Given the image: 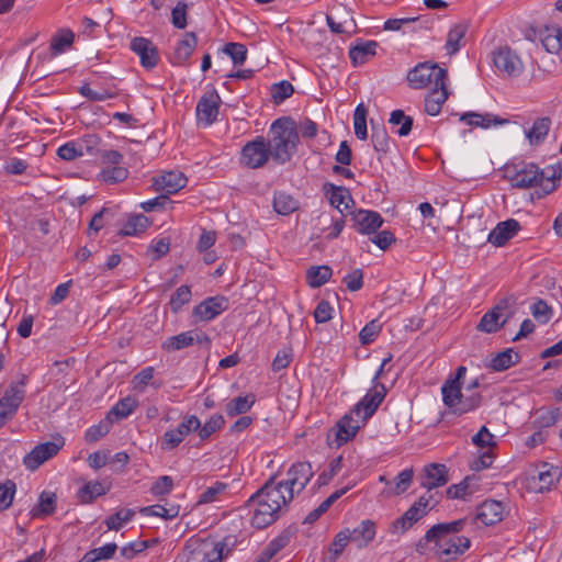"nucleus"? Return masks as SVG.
I'll return each instance as SVG.
<instances>
[{
    "instance_id": "39448f33",
    "label": "nucleus",
    "mask_w": 562,
    "mask_h": 562,
    "mask_svg": "<svg viewBox=\"0 0 562 562\" xmlns=\"http://www.w3.org/2000/svg\"><path fill=\"white\" fill-rule=\"evenodd\" d=\"M236 544L234 536L216 541L211 538L190 539L186 544V562H223Z\"/></svg>"
},
{
    "instance_id": "49530a36",
    "label": "nucleus",
    "mask_w": 562,
    "mask_h": 562,
    "mask_svg": "<svg viewBox=\"0 0 562 562\" xmlns=\"http://www.w3.org/2000/svg\"><path fill=\"white\" fill-rule=\"evenodd\" d=\"M557 481V473L551 469H547V464L542 467V470L538 472L536 476H532L533 488L538 492H544Z\"/></svg>"
},
{
    "instance_id": "f3484780",
    "label": "nucleus",
    "mask_w": 562,
    "mask_h": 562,
    "mask_svg": "<svg viewBox=\"0 0 562 562\" xmlns=\"http://www.w3.org/2000/svg\"><path fill=\"white\" fill-rule=\"evenodd\" d=\"M228 307V301L224 296L207 297L198 304L193 310V315L200 321L209 322L217 317Z\"/></svg>"
},
{
    "instance_id": "a878e982",
    "label": "nucleus",
    "mask_w": 562,
    "mask_h": 562,
    "mask_svg": "<svg viewBox=\"0 0 562 562\" xmlns=\"http://www.w3.org/2000/svg\"><path fill=\"white\" fill-rule=\"evenodd\" d=\"M379 44L375 41L358 40L356 45L350 47L349 57L355 66L367 63L375 56Z\"/></svg>"
},
{
    "instance_id": "dca6fc26",
    "label": "nucleus",
    "mask_w": 562,
    "mask_h": 562,
    "mask_svg": "<svg viewBox=\"0 0 562 562\" xmlns=\"http://www.w3.org/2000/svg\"><path fill=\"white\" fill-rule=\"evenodd\" d=\"M140 59V65L146 69H151L157 66L159 61V54L157 47L153 42L145 37H134L130 45Z\"/></svg>"
},
{
    "instance_id": "2f4dec72",
    "label": "nucleus",
    "mask_w": 562,
    "mask_h": 562,
    "mask_svg": "<svg viewBox=\"0 0 562 562\" xmlns=\"http://www.w3.org/2000/svg\"><path fill=\"white\" fill-rule=\"evenodd\" d=\"M137 407V401L131 396L120 400L106 414L110 422H117L128 417Z\"/></svg>"
},
{
    "instance_id": "72a5a7b5",
    "label": "nucleus",
    "mask_w": 562,
    "mask_h": 562,
    "mask_svg": "<svg viewBox=\"0 0 562 562\" xmlns=\"http://www.w3.org/2000/svg\"><path fill=\"white\" fill-rule=\"evenodd\" d=\"M481 402L482 396L479 392H462L461 397L459 398L452 414L461 416L463 414L472 412L481 405Z\"/></svg>"
},
{
    "instance_id": "a18cd8bd",
    "label": "nucleus",
    "mask_w": 562,
    "mask_h": 562,
    "mask_svg": "<svg viewBox=\"0 0 562 562\" xmlns=\"http://www.w3.org/2000/svg\"><path fill=\"white\" fill-rule=\"evenodd\" d=\"M541 43L548 53H559L562 48V30L547 29L541 37Z\"/></svg>"
},
{
    "instance_id": "4c0bfd02",
    "label": "nucleus",
    "mask_w": 562,
    "mask_h": 562,
    "mask_svg": "<svg viewBox=\"0 0 562 562\" xmlns=\"http://www.w3.org/2000/svg\"><path fill=\"white\" fill-rule=\"evenodd\" d=\"M75 35L70 30L58 31L50 41V50L53 55H59L65 53L71 47Z\"/></svg>"
},
{
    "instance_id": "5fc2aeb1",
    "label": "nucleus",
    "mask_w": 562,
    "mask_h": 562,
    "mask_svg": "<svg viewBox=\"0 0 562 562\" xmlns=\"http://www.w3.org/2000/svg\"><path fill=\"white\" fill-rule=\"evenodd\" d=\"M135 515L132 509H121L106 518L105 525L110 530H120L124 524L128 522Z\"/></svg>"
},
{
    "instance_id": "f257e3e1",
    "label": "nucleus",
    "mask_w": 562,
    "mask_h": 562,
    "mask_svg": "<svg viewBox=\"0 0 562 562\" xmlns=\"http://www.w3.org/2000/svg\"><path fill=\"white\" fill-rule=\"evenodd\" d=\"M293 498L292 493L281 481L276 482L274 476L270 477L248 499V504L255 506L251 517L252 526L263 529L272 525L280 518Z\"/></svg>"
},
{
    "instance_id": "6ab92c4d",
    "label": "nucleus",
    "mask_w": 562,
    "mask_h": 562,
    "mask_svg": "<svg viewBox=\"0 0 562 562\" xmlns=\"http://www.w3.org/2000/svg\"><path fill=\"white\" fill-rule=\"evenodd\" d=\"M221 98L216 91L204 94L198 102L196 116L205 125L213 124L218 115Z\"/></svg>"
},
{
    "instance_id": "cd10ccee",
    "label": "nucleus",
    "mask_w": 562,
    "mask_h": 562,
    "mask_svg": "<svg viewBox=\"0 0 562 562\" xmlns=\"http://www.w3.org/2000/svg\"><path fill=\"white\" fill-rule=\"evenodd\" d=\"M460 121L475 127L488 128L492 124L503 125L508 123V120L501 119L491 113L480 114L475 112H465L461 114Z\"/></svg>"
},
{
    "instance_id": "864d4df0",
    "label": "nucleus",
    "mask_w": 562,
    "mask_h": 562,
    "mask_svg": "<svg viewBox=\"0 0 562 562\" xmlns=\"http://www.w3.org/2000/svg\"><path fill=\"white\" fill-rule=\"evenodd\" d=\"M413 469H405L401 471L395 477L394 486L391 488L390 493L392 495H401L405 493L413 482Z\"/></svg>"
},
{
    "instance_id": "09e8293b",
    "label": "nucleus",
    "mask_w": 562,
    "mask_h": 562,
    "mask_svg": "<svg viewBox=\"0 0 562 562\" xmlns=\"http://www.w3.org/2000/svg\"><path fill=\"white\" fill-rule=\"evenodd\" d=\"M392 125H401L397 130L400 136H407L413 127L414 120L412 116L405 115L403 110H394L389 120Z\"/></svg>"
},
{
    "instance_id": "20e7f679",
    "label": "nucleus",
    "mask_w": 562,
    "mask_h": 562,
    "mask_svg": "<svg viewBox=\"0 0 562 562\" xmlns=\"http://www.w3.org/2000/svg\"><path fill=\"white\" fill-rule=\"evenodd\" d=\"M508 178L514 188L540 187L546 194H549L555 190V181L562 178V167H548L541 170L532 162L521 164L515 166L514 173L509 175Z\"/></svg>"
},
{
    "instance_id": "bb28decb",
    "label": "nucleus",
    "mask_w": 562,
    "mask_h": 562,
    "mask_svg": "<svg viewBox=\"0 0 562 562\" xmlns=\"http://www.w3.org/2000/svg\"><path fill=\"white\" fill-rule=\"evenodd\" d=\"M374 521L367 519L353 530L349 529L350 541L355 542L359 549L366 548L375 537Z\"/></svg>"
},
{
    "instance_id": "4d7b16f0",
    "label": "nucleus",
    "mask_w": 562,
    "mask_h": 562,
    "mask_svg": "<svg viewBox=\"0 0 562 562\" xmlns=\"http://www.w3.org/2000/svg\"><path fill=\"white\" fill-rule=\"evenodd\" d=\"M382 329L378 319L369 322L359 333V339L362 345H369L375 340Z\"/></svg>"
},
{
    "instance_id": "f8f14e48",
    "label": "nucleus",
    "mask_w": 562,
    "mask_h": 562,
    "mask_svg": "<svg viewBox=\"0 0 562 562\" xmlns=\"http://www.w3.org/2000/svg\"><path fill=\"white\" fill-rule=\"evenodd\" d=\"M495 68L507 77H518L524 71V63L509 46L498 47L493 52Z\"/></svg>"
},
{
    "instance_id": "9b49d317",
    "label": "nucleus",
    "mask_w": 562,
    "mask_h": 562,
    "mask_svg": "<svg viewBox=\"0 0 562 562\" xmlns=\"http://www.w3.org/2000/svg\"><path fill=\"white\" fill-rule=\"evenodd\" d=\"M64 445L65 441L63 437L55 438L53 441L40 443L24 457L23 464L26 469L34 471L44 462L55 457Z\"/></svg>"
},
{
    "instance_id": "bf43d9fd",
    "label": "nucleus",
    "mask_w": 562,
    "mask_h": 562,
    "mask_svg": "<svg viewBox=\"0 0 562 562\" xmlns=\"http://www.w3.org/2000/svg\"><path fill=\"white\" fill-rule=\"evenodd\" d=\"M15 490L16 485L11 480L0 483V512L5 510L11 506Z\"/></svg>"
},
{
    "instance_id": "c03bdc74",
    "label": "nucleus",
    "mask_w": 562,
    "mask_h": 562,
    "mask_svg": "<svg viewBox=\"0 0 562 562\" xmlns=\"http://www.w3.org/2000/svg\"><path fill=\"white\" fill-rule=\"evenodd\" d=\"M443 404L452 413L459 398L461 397V384L454 383V381H446L441 387Z\"/></svg>"
},
{
    "instance_id": "58836bf2",
    "label": "nucleus",
    "mask_w": 562,
    "mask_h": 562,
    "mask_svg": "<svg viewBox=\"0 0 562 562\" xmlns=\"http://www.w3.org/2000/svg\"><path fill=\"white\" fill-rule=\"evenodd\" d=\"M150 225V222L148 217H146L143 214H137L131 216L126 223L123 225V227L120 231L121 236H134L138 233L144 232L148 226Z\"/></svg>"
},
{
    "instance_id": "774afa93",
    "label": "nucleus",
    "mask_w": 562,
    "mask_h": 562,
    "mask_svg": "<svg viewBox=\"0 0 562 562\" xmlns=\"http://www.w3.org/2000/svg\"><path fill=\"white\" fill-rule=\"evenodd\" d=\"M532 316L541 324H547L552 317V308L543 300H538L531 306Z\"/></svg>"
},
{
    "instance_id": "a19ab883",
    "label": "nucleus",
    "mask_w": 562,
    "mask_h": 562,
    "mask_svg": "<svg viewBox=\"0 0 562 562\" xmlns=\"http://www.w3.org/2000/svg\"><path fill=\"white\" fill-rule=\"evenodd\" d=\"M350 541L349 528H345L339 531L333 539L328 552V562H336V560L342 554L345 548Z\"/></svg>"
},
{
    "instance_id": "f704fd0d",
    "label": "nucleus",
    "mask_w": 562,
    "mask_h": 562,
    "mask_svg": "<svg viewBox=\"0 0 562 562\" xmlns=\"http://www.w3.org/2000/svg\"><path fill=\"white\" fill-rule=\"evenodd\" d=\"M551 126V120L549 117H539L537 119L532 127L527 132V138L529 139L531 145H538L543 142L544 137L548 135Z\"/></svg>"
},
{
    "instance_id": "e433bc0d",
    "label": "nucleus",
    "mask_w": 562,
    "mask_h": 562,
    "mask_svg": "<svg viewBox=\"0 0 562 562\" xmlns=\"http://www.w3.org/2000/svg\"><path fill=\"white\" fill-rule=\"evenodd\" d=\"M331 273L329 266H313L306 272V281L311 288H319L329 280Z\"/></svg>"
},
{
    "instance_id": "1a4fd4ad",
    "label": "nucleus",
    "mask_w": 562,
    "mask_h": 562,
    "mask_svg": "<svg viewBox=\"0 0 562 562\" xmlns=\"http://www.w3.org/2000/svg\"><path fill=\"white\" fill-rule=\"evenodd\" d=\"M509 299L499 300L488 310L476 325V329L486 334H494L505 326L513 312H509Z\"/></svg>"
},
{
    "instance_id": "393cba45",
    "label": "nucleus",
    "mask_w": 562,
    "mask_h": 562,
    "mask_svg": "<svg viewBox=\"0 0 562 562\" xmlns=\"http://www.w3.org/2000/svg\"><path fill=\"white\" fill-rule=\"evenodd\" d=\"M428 90L429 92L425 97V112L435 116L440 113L442 105L449 97L447 82H443L442 87H434Z\"/></svg>"
},
{
    "instance_id": "473e14b6",
    "label": "nucleus",
    "mask_w": 562,
    "mask_h": 562,
    "mask_svg": "<svg viewBox=\"0 0 562 562\" xmlns=\"http://www.w3.org/2000/svg\"><path fill=\"white\" fill-rule=\"evenodd\" d=\"M324 190L326 194H328L330 204L340 212H342L340 209L341 205H344L345 209H348V201H352L349 191L344 187H336L333 183H326L324 186Z\"/></svg>"
},
{
    "instance_id": "4468645a",
    "label": "nucleus",
    "mask_w": 562,
    "mask_h": 562,
    "mask_svg": "<svg viewBox=\"0 0 562 562\" xmlns=\"http://www.w3.org/2000/svg\"><path fill=\"white\" fill-rule=\"evenodd\" d=\"M313 475L314 472L311 463L296 462L291 465L286 472V479L281 482L294 496L306 487Z\"/></svg>"
},
{
    "instance_id": "0e129e2a",
    "label": "nucleus",
    "mask_w": 562,
    "mask_h": 562,
    "mask_svg": "<svg viewBox=\"0 0 562 562\" xmlns=\"http://www.w3.org/2000/svg\"><path fill=\"white\" fill-rule=\"evenodd\" d=\"M291 540V532L289 530L282 531L278 537L272 539L265 550L267 551V555L274 557L278 552H280L283 548H285Z\"/></svg>"
},
{
    "instance_id": "ea45409f",
    "label": "nucleus",
    "mask_w": 562,
    "mask_h": 562,
    "mask_svg": "<svg viewBox=\"0 0 562 562\" xmlns=\"http://www.w3.org/2000/svg\"><path fill=\"white\" fill-rule=\"evenodd\" d=\"M299 207L297 201L285 192H278L274 194L273 209L280 215H289L296 211Z\"/></svg>"
},
{
    "instance_id": "603ef678",
    "label": "nucleus",
    "mask_w": 562,
    "mask_h": 562,
    "mask_svg": "<svg viewBox=\"0 0 562 562\" xmlns=\"http://www.w3.org/2000/svg\"><path fill=\"white\" fill-rule=\"evenodd\" d=\"M225 424L224 417L221 414H215L203 425L200 426L199 437L201 440L209 439L214 432L220 430Z\"/></svg>"
},
{
    "instance_id": "69168bd1",
    "label": "nucleus",
    "mask_w": 562,
    "mask_h": 562,
    "mask_svg": "<svg viewBox=\"0 0 562 562\" xmlns=\"http://www.w3.org/2000/svg\"><path fill=\"white\" fill-rule=\"evenodd\" d=\"M188 4L179 1L171 11V23L176 29L183 30L187 26Z\"/></svg>"
},
{
    "instance_id": "7c9ffc66",
    "label": "nucleus",
    "mask_w": 562,
    "mask_h": 562,
    "mask_svg": "<svg viewBox=\"0 0 562 562\" xmlns=\"http://www.w3.org/2000/svg\"><path fill=\"white\" fill-rule=\"evenodd\" d=\"M110 486H105L99 481H90L79 488L77 497L82 504H90L97 497L108 493Z\"/></svg>"
},
{
    "instance_id": "6e6d98bb",
    "label": "nucleus",
    "mask_w": 562,
    "mask_h": 562,
    "mask_svg": "<svg viewBox=\"0 0 562 562\" xmlns=\"http://www.w3.org/2000/svg\"><path fill=\"white\" fill-rule=\"evenodd\" d=\"M111 424H112V422H110L106 417L104 420L100 422L98 425H93V426L89 427L85 434L86 441L91 443V442H95V441L100 440L102 437H104L106 434H109V431L111 429Z\"/></svg>"
},
{
    "instance_id": "13d9d810",
    "label": "nucleus",
    "mask_w": 562,
    "mask_h": 562,
    "mask_svg": "<svg viewBox=\"0 0 562 562\" xmlns=\"http://www.w3.org/2000/svg\"><path fill=\"white\" fill-rule=\"evenodd\" d=\"M128 176V170L121 166H113L111 168L103 169L100 172L101 179L106 183H117L125 180Z\"/></svg>"
},
{
    "instance_id": "412c9836",
    "label": "nucleus",
    "mask_w": 562,
    "mask_h": 562,
    "mask_svg": "<svg viewBox=\"0 0 562 562\" xmlns=\"http://www.w3.org/2000/svg\"><path fill=\"white\" fill-rule=\"evenodd\" d=\"M519 231L520 224L514 218L499 222L488 234L487 241L496 247H502Z\"/></svg>"
},
{
    "instance_id": "680f3d73",
    "label": "nucleus",
    "mask_w": 562,
    "mask_h": 562,
    "mask_svg": "<svg viewBox=\"0 0 562 562\" xmlns=\"http://www.w3.org/2000/svg\"><path fill=\"white\" fill-rule=\"evenodd\" d=\"M57 155L63 160L71 161L83 156L82 144L68 142L58 148Z\"/></svg>"
},
{
    "instance_id": "37998d69",
    "label": "nucleus",
    "mask_w": 562,
    "mask_h": 562,
    "mask_svg": "<svg viewBox=\"0 0 562 562\" xmlns=\"http://www.w3.org/2000/svg\"><path fill=\"white\" fill-rule=\"evenodd\" d=\"M254 395L237 396L226 404V413L228 416L234 417L247 413L254 405Z\"/></svg>"
},
{
    "instance_id": "b1692460",
    "label": "nucleus",
    "mask_w": 562,
    "mask_h": 562,
    "mask_svg": "<svg viewBox=\"0 0 562 562\" xmlns=\"http://www.w3.org/2000/svg\"><path fill=\"white\" fill-rule=\"evenodd\" d=\"M198 45V37L194 32L184 33L183 37L178 42L171 63L173 65H183L192 55Z\"/></svg>"
},
{
    "instance_id": "6e6552de",
    "label": "nucleus",
    "mask_w": 562,
    "mask_h": 562,
    "mask_svg": "<svg viewBox=\"0 0 562 562\" xmlns=\"http://www.w3.org/2000/svg\"><path fill=\"white\" fill-rule=\"evenodd\" d=\"M269 157H271V150L267 139L263 136H257L243 146L239 161L249 169H258L267 164Z\"/></svg>"
},
{
    "instance_id": "052dcab7",
    "label": "nucleus",
    "mask_w": 562,
    "mask_h": 562,
    "mask_svg": "<svg viewBox=\"0 0 562 562\" xmlns=\"http://www.w3.org/2000/svg\"><path fill=\"white\" fill-rule=\"evenodd\" d=\"M371 139L376 151L385 154L389 150L390 137L384 127L372 126Z\"/></svg>"
},
{
    "instance_id": "3c124183",
    "label": "nucleus",
    "mask_w": 562,
    "mask_h": 562,
    "mask_svg": "<svg viewBox=\"0 0 562 562\" xmlns=\"http://www.w3.org/2000/svg\"><path fill=\"white\" fill-rule=\"evenodd\" d=\"M140 514L146 516H156L161 517L164 519H172L179 515V506H171L170 508H166L161 505H151L147 507H143Z\"/></svg>"
},
{
    "instance_id": "2eb2a0df",
    "label": "nucleus",
    "mask_w": 562,
    "mask_h": 562,
    "mask_svg": "<svg viewBox=\"0 0 562 562\" xmlns=\"http://www.w3.org/2000/svg\"><path fill=\"white\" fill-rule=\"evenodd\" d=\"M351 221L352 227L362 235L375 234L384 223L380 213L363 209L351 212Z\"/></svg>"
},
{
    "instance_id": "de8ad7c7",
    "label": "nucleus",
    "mask_w": 562,
    "mask_h": 562,
    "mask_svg": "<svg viewBox=\"0 0 562 562\" xmlns=\"http://www.w3.org/2000/svg\"><path fill=\"white\" fill-rule=\"evenodd\" d=\"M367 113L368 111L363 103L358 104L353 113L355 134L361 140H364L368 137Z\"/></svg>"
},
{
    "instance_id": "c756f323",
    "label": "nucleus",
    "mask_w": 562,
    "mask_h": 562,
    "mask_svg": "<svg viewBox=\"0 0 562 562\" xmlns=\"http://www.w3.org/2000/svg\"><path fill=\"white\" fill-rule=\"evenodd\" d=\"M424 516L425 515H423L418 507L412 505L400 518L393 521L391 532L403 533Z\"/></svg>"
},
{
    "instance_id": "4be33fe9",
    "label": "nucleus",
    "mask_w": 562,
    "mask_h": 562,
    "mask_svg": "<svg viewBox=\"0 0 562 562\" xmlns=\"http://www.w3.org/2000/svg\"><path fill=\"white\" fill-rule=\"evenodd\" d=\"M448 469L441 463H430L424 468L422 486L431 491L432 488L443 486L448 483Z\"/></svg>"
},
{
    "instance_id": "423d86ee",
    "label": "nucleus",
    "mask_w": 562,
    "mask_h": 562,
    "mask_svg": "<svg viewBox=\"0 0 562 562\" xmlns=\"http://www.w3.org/2000/svg\"><path fill=\"white\" fill-rule=\"evenodd\" d=\"M448 71L432 63H419L407 74V81L413 89H431L442 87L447 81Z\"/></svg>"
},
{
    "instance_id": "338daca9",
    "label": "nucleus",
    "mask_w": 562,
    "mask_h": 562,
    "mask_svg": "<svg viewBox=\"0 0 562 562\" xmlns=\"http://www.w3.org/2000/svg\"><path fill=\"white\" fill-rule=\"evenodd\" d=\"M227 484L223 482H215L209 486L199 497V504H209L217 499L218 495L225 492Z\"/></svg>"
},
{
    "instance_id": "aec40b11",
    "label": "nucleus",
    "mask_w": 562,
    "mask_h": 562,
    "mask_svg": "<svg viewBox=\"0 0 562 562\" xmlns=\"http://www.w3.org/2000/svg\"><path fill=\"white\" fill-rule=\"evenodd\" d=\"M353 416L352 411L346 414L333 429L335 431V440L333 443H335L336 447H340L352 439L360 429L362 422L358 417L355 419Z\"/></svg>"
},
{
    "instance_id": "ddd939ff",
    "label": "nucleus",
    "mask_w": 562,
    "mask_h": 562,
    "mask_svg": "<svg viewBox=\"0 0 562 562\" xmlns=\"http://www.w3.org/2000/svg\"><path fill=\"white\" fill-rule=\"evenodd\" d=\"M194 344L206 349L211 346L210 337L202 330H188L176 336L168 337L161 345V348L168 352L182 350Z\"/></svg>"
},
{
    "instance_id": "79ce46f5",
    "label": "nucleus",
    "mask_w": 562,
    "mask_h": 562,
    "mask_svg": "<svg viewBox=\"0 0 562 562\" xmlns=\"http://www.w3.org/2000/svg\"><path fill=\"white\" fill-rule=\"evenodd\" d=\"M467 31L468 26L461 23L451 27L446 42V49L449 55H453L460 49L461 42L464 38Z\"/></svg>"
},
{
    "instance_id": "9d476101",
    "label": "nucleus",
    "mask_w": 562,
    "mask_h": 562,
    "mask_svg": "<svg viewBox=\"0 0 562 562\" xmlns=\"http://www.w3.org/2000/svg\"><path fill=\"white\" fill-rule=\"evenodd\" d=\"M387 389L383 383L374 382L367 394L355 405L352 414L364 424L376 412L384 401Z\"/></svg>"
},
{
    "instance_id": "8fccbe9b",
    "label": "nucleus",
    "mask_w": 562,
    "mask_h": 562,
    "mask_svg": "<svg viewBox=\"0 0 562 562\" xmlns=\"http://www.w3.org/2000/svg\"><path fill=\"white\" fill-rule=\"evenodd\" d=\"M191 289L189 285L179 286L176 292L171 295L169 306L172 313L177 314L183 305L191 301Z\"/></svg>"
},
{
    "instance_id": "f03ea898",
    "label": "nucleus",
    "mask_w": 562,
    "mask_h": 562,
    "mask_svg": "<svg viewBox=\"0 0 562 562\" xmlns=\"http://www.w3.org/2000/svg\"><path fill=\"white\" fill-rule=\"evenodd\" d=\"M465 519H458L450 522H441L434 525L427 530L425 540L435 542L438 548V553L446 561L456 560L459 555L463 554L471 546L468 537L458 536L464 525Z\"/></svg>"
},
{
    "instance_id": "0eeeda50",
    "label": "nucleus",
    "mask_w": 562,
    "mask_h": 562,
    "mask_svg": "<svg viewBox=\"0 0 562 562\" xmlns=\"http://www.w3.org/2000/svg\"><path fill=\"white\" fill-rule=\"evenodd\" d=\"M27 376L22 374L19 381L12 382L0 398V429L10 422L24 401Z\"/></svg>"
},
{
    "instance_id": "c85d7f7f",
    "label": "nucleus",
    "mask_w": 562,
    "mask_h": 562,
    "mask_svg": "<svg viewBox=\"0 0 562 562\" xmlns=\"http://www.w3.org/2000/svg\"><path fill=\"white\" fill-rule=\"evenodd\" d=\"M520 356L513 348H508L502 352L496 353L488 362V367L494 371H505L510 367L517 364Z\"/></svg>"
},
{
    "instance_id": "5701e85b",
    "label": "nucleus",
    "mask_w": 562,
    "mask_h": 562,
    "mask_svg": "<svg viewBox=\"0 0 562 562\" xmlns=\"http://www.w3.org/2000/svg\"><path fill=\"white\" fill-rule=\"evenodd\" d=\"M504 506L501 502L488 499L483 502L476 512V519L482 521L485 526H492L503 519Z\"/></svg>"
},
{
    "instance_id": "e2e57ef3",
    "label": "nucleus",
    "mask_w": 562,
    "mask_h": 562,
    "mask_svg": "<svg viewBox=\"0 0 562 562\" xmlns=\"http://www.w3.org/2000/svg\"><path fill=\"white\" fill-rule=\"evenodd\" d=\"M223 52L227 54L234 65H241L247 57V48L245 45L239 43H228L224 46Z\"/></svg>"
},
{
    "instance_id": "c9c22d12",
    "label": "nucleus",
    "mask_w": 562,
    "mask_h": 562,
    "mask_svg": "<svg viewBox=\"0 0 562 562\" xmlns=\"http://www.w3.org/2000/svg\"><path fill=\"white\" fill-rule=\"evenodd\" d=\"M57 496L55 493L44 491L40 495L38 504L32 509L33 517L49 516L55 512Z\"/></svg>"
},
{
    "instance_id": "7ed1b4c3",
    "label": "nucleus",
    "mask_w": 562,
    "mask_h": 562,
    "mask_svg": "<svg viewBox=\"0 0 562 562\" xmlns=\"http://www.w3.org/2000/svg\"><path fill=\"white\" fill-rule=\"evenodd\" d=\"M269 136L267 144L272 159L280 165L289 162L300 144L296 122L290 116L276 120L270 126Z\"/></svg>"
},
{
    "instance_id": "a211bd4d",
    "label": "nucleus",
    "mask_w": 562,
    "mask_h": 562,
    "mask_svg": "<svg viewBox=\"0 0 562 562\" xmlns=\"http://www.w3.org/2000/svg\"><path fill=\"white\" fill-rule=\"evenodd\" d=\"M188 179L180 171H167L153 178V187L156 191L175 194L187 186Z\"/></svg>"
}]
</instances>
